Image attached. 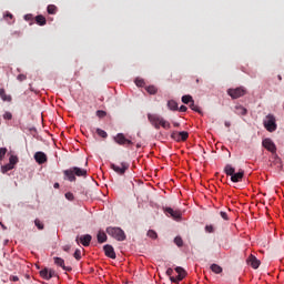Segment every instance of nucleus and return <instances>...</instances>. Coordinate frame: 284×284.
Instances as JSON below:
<instances>
[{
	"mask_svg": "<svg viewBox=\"0 0 284 284\" xmlns=\"http://www.w3.org/2000/svg\"><path fill=\"white\" fill-rule=\"evenodd\" d=\"M148 121L155 128V130H161V128L170 130V128H172V124H170L168 120L156 113H149Z\"/></svg>",
	"mask_w": 284,
	"mask_h": 284,
	"instance_id": "f257e3e1",
	"label": "nucleus"
},
{
	"mask_svg": "<svg viewBox=\"0 0 284 284\" xmlns=\"http://www.w3.org/2000/svg\"><path fill=\"white\" fill-rule=\"evenodd\" d=\"M63 174L68 179V181L74 183V181H77V176H83V179H87L88 170L81 169L79 166H73L71 169L63 171Z\"/></svg>",
	"mask_w": 284,
	"mask_h": 284,
	"instance_id": "f03ea898",
	"label": "nucleus"
},
{
	"mask_svg": "<svg viewBox=\"0 0 284 284\" xmlns=\"http://www.w3.org/2000/svg\"><path fill=\"white\" fill-rule=\"evenodd\" d=\"M106 234L109 236H112V239H115V241H125V232L121 227H106Z\"/></svg>",
	"mask_w": 284,
	"mask_h": 284,
	"instance_id": "7ed1b4c3",
	"label": "nucleus"
},
{
	"mask_svg": "<svg viewBox=\"0 0 284 284\" xmlns=\"http://www.w3.org/2000/svg\"><path fill=\"white\" fill-rule=\"evenodd\" d=\"M264 128L267 130V132H276V118L274 114H267L264 120Z\"/></svg>",
	"mask_w": 284,
	"mask_h": 284,
	"instance_id": "20e7f679",
	"label": "nucleus"
},
{
	"mask_svg": "<svg viewBox=\"0 0 284 284\" xmlns=\"http://www.w3.org/2000/svg\"><path fill=\"white\" fill-rule=\"evenodd\" d=\"M227 94L231 99H241V97H245L247 94V90L243 87H239L235 89H229Z\"/></svg>",
	"mask_w": 284,
	"mask_h": 284,
	"instance_id": "39448f33",
	"label": "nucleus"
},
{
	"mask_svg": "<svg viewBox=\"0 0 284 284\" xmlns=\"http://www.w3.org/2000/svg\"><path fill=\"white\" fill-rule=\"evenodd\" d=\"M175 272H176L178 276L176 277L171 276L170 277L171 283H181V281H183V278H185V276H187V272L185 271V268H183L181 266H176Z\"/></svg>",
	"mask_w": 284,
	"mask_h": 284,
	"instance_id": "423d86ee",
	"label": "nucleus"
},
{
	"mask_svg": "<svg viewBox=\"0 0 284 284\" xmlns=\"http://www.w3.org/2000/svg\"><path fill=\"white\" fill-rule=\"evenodd\" d=\"M190 138V133H187L186 131H173L171 133V139L173 141H176L178 143H181V141H187V139Z\"/></svg>",
	"mask_w": 284,
	"mask_h": 284,
	"instance_id": "0eeeda50",
	"label": "nucleus"
},
{
	"mask_svg": "<svg viewBox=\"0 0 284 284\" xmlns=\"http://www.w3.org/2000/svg\"><path fill=\"white\" fill-rule=\"evenodd\" d=\"M129 169H130V164L126 162H122L120 166L114 163L111 164V170L113 172H116V174H120V175L125 174V172H128Z\"/></svg>",
	"mask_w": 284,
	"mask_h": 284,
	"instance_id": "6e6552de",
	"label": "nucleus"
},
{
	"mask_svg": "<svg viewBox=\"0 0 284 284\" xmlns=\"http://www.w3.org/2000/svg\"><path fill=\"white\" fill-rule=\"evenodd\" d=\"M262 145H263V148H265V150H267L272 154H275V152H276V144H274V141H272V139H270V138L264 139L262 141Z\"/></svg>",
	"mask_w": 284,
	"mask_h": 284,
	"instance_id": "1a4fd4ad",
	"label": "nucleus"
},
{
	"mask_svg": "<svg viewBox=\"0 0 284 284\" xmlns=\"http://www.w3.org/2000/svg\"><path fill=\"white\" fill-rule=\"evenodd\" d=\"M41 278H44V281H50V278H54L57 276V272L52 268H43L40 271Z\"/></svg>",
	"mask_w": 284,
	"mask_h": 284,
	"instance_id": "9d476101",
	"label": "nucleus"
},
{
	"mask_svg": "<svg viewBox=\"0 0 284 284\" xmlns=\"http://www.w3.org/2000/svg\"><path fill=\"white\" fill-rule=\"evenodd\" d=\"M164 213L166 216H171V219H174L175 221H179L181 219V211L174 210L172 207H164Z\"/></svg>",
	"mask_w": 284,
	"mask_h": 284,
	"instance_id": "9b49d317",
	"label": "nucleus"
},
{
	"mask_svg": "<svg viewBox=\"0 0 284 284\" xmlns=\"http://www.w3.org/2000/svg\"><path fill=\"white\" fill-rule=\"evenodd\" d=\"M114 141L118 145H132V141L128 140L123 133H118Z\"/></svg>",
	"mask_w": 284,
	"mask_h": 284,
	"instance_id": "f8f14e48",
	"label": "nucleus"
},
{
	"mask_svg": "<svg viewBox=\"0 0 284 284\" xmlns=\"http://www.w3.org/2000/svg\"><path fill=\"white\" fill-rule=\"evenodd\" d=\"M104 254L108 256V258H116V253L114 252V247L110 244H106L103 246Z\"/></svg>",
	"mask_w": 284,
	"mask_h": 284,
	"instance_id": "ddd939ff",
	"label": "nucleus"
},
{
	"mask_svg": "<svg viewBox=\"0 0 284 284\" xmlns=\"http://www.w3.org/2000/svg\"><path fill=\"white\" fill-rule=\"evenodd\" d=\"M54 264L58 265V267H62L64 272H72V267L65 266V261L61 257H53Z\"/></svg>",
	"mask_w": 284,
	"mask_h": 284,
	"instance_id": "4468645a",
	"label": "nucleus"
},
{
	"mask_svg": "<svg viewBox=\"0 0 284 284\" xmlns=\"http://www.w3.org/2000/svg\"><path fill=\"white\" fill-rule=\"evenodd\" d=\"M34 159L39 163V165H43V163H48V155H45L41 151L36 152Z\"/></svg>",
	"mask_w": 284,
	"mask_h": 284,
	"instance_id": "2eb2a0df",
	"label": "nucleus"
},
{
	"mask_svg": "<svg viewBox=\"0 0 284 284\" xmlns=\"http://www.w3.org/2000/svg\"><path fill=\"white\" fill-rule=\"evenodd\" d=\"M247 263L253 267V270H258V267H261V261H258L254 255H250Z\"/></svg>",
	"mask_w": 284,
	"mask_h": 284,
	"instance_id": "dca6fc26",
	"label": "nucleus"
},
{
	"mask_svg": "<svg viewBox=\"0 0 284 284\" xmlns=\"http://www.w3.org/2000/svg\"><path fill=\"white\" fill-rule=\"evenodd\" d=\"M243 176H245V171L240 170L237 173H234L231 178L232 183H241L243 181Z\"/></svg>",
	"mask_w": 284,
	"mask_h": 284,
	"instance_id": "f3484780",
	"label": "nucleus"
},
{
	"mask_svg": "<svg viewBox=\"0 0 284 284\" xmlns=\"http://www.w3.org/2000/svg\"><path fill=\"white\" fill-rule=\"evenodd\" d=\"M91 242H92V235H90V234H85V235H82V236L80 237V243H81L84 247H89Z\"/></svg>",
	"mask_w": 284,
	"mask_h": 284,
	"instance_id": "a211bd4d",
	"label": "nucleus"
},
{
	"mask_svg": "<svg viewBox=\"0 0 284 284\" xmlns=\"http://www.w3.org/2000/svg\"><path fill=\"white\" fill-rule=\"evenodd\" d=\"M235 172H236V169H234L231 164L225 165L224 173L226 174V176L233 178Z\"/></svg>",
	"mask_w": 284,
	"mask_h": 284,
	"instance_id": "6ab92c4d",
	"label": "nucleus"
},
{
	"mask_svg": "<svg viewBox=\"0 0 284 284\" xmlns=\"http://www.w3.org/2000/svg\"><path fill=\"white\" fill-rule=\"evenodd\" d=\"M235 114H239L241 116H245V114H247V109H245L242 105H236L235 106Z\"/></svg>",
	"mask_w": 284,
	"mask_h": 284,
	"instance_id": "aec40b11",
	"label": "nucleus"
},
{
	"mask_svg": "<svg viewBox=\"0 0 284 284\" xmlns=\"http://www.w3.org/2000/svg\"><path fill=\"white\" fill-rule=\"evenodd\" d=\"M0 98L2 101H12V97L6 93V89H0Z\"/></svg>",
	"mask_w": 284,
	"mask_h": 284,
	"instance_id": "412c9836",
	"label": "nucleus"
},
{
	"mask_svg": "<svg viewBox=\"0 0 284 284\" xmlns=\"http://www.w3.org/2000/svg\"><path fill=\"white\" fill-rule=\"evenodd\" d=\"M36 23L38 26H45L48 23V20H45V17L42 14L36 17Z\"/></svg>",
	"mask_w": 284,
	"mask_h": 284,
	"instance_id": "4be33fe9",
	"label": "nucleus"
},
{
	"mask_svg": "<svg viewBox=\"0 0 284 284\" xmlns=\"http://www.w3.org/2000/svg\"><path fill=\"white\" fill-rule=\"evenodd\" d=\"M168 108H169V110L176 111V110H179V103H176V101H174V100H169Z\"/></svg>",
	"mask_w": 284,
	"mask_h": 284,
	"instance_id": "5701e85b",
	"label": "nucleus"
},
{
	"mask_svg": "<svg viewBox=\"0 0 284 284\" xmlns=\"http://www.w3.org/2000/svg\"><path fill=\"white\" fill-rule=\"evenodd\" d=\"M105 241H108V235L105 232L100 231L98 233V243H105Z\"/></svg>",
	"mask_w": 284,
	"mask_h": 284,
	"instance_id": "b1692460",
	"label": "nucleus"
},
{
	"mask_svg": "<svg viewBox=\"0 0 284 284\" xmlns=\"http://www.w3.org/2000/svg\"><path fill=\"white\" fill-rule=\"evenodd\" d=\"M211 270L214 272V274H222L223 267H221L219 264H212Z\"/></svg>",
	"mask_w": 284,
	"mask_h": 284,
	"instance_id": "393cba45",
	"label": "nucleus"
},
{
	"mask_svg": "<svg viewBox=\"0 0 284 284\" xmlns=\"http://www.w3.org/2000/svg\"><path fill=\"white\" fill-rule=\"evenodd\" d=\"M193 101H194V99L192 98V95H183L182 97V103H184L185 105H190Z\"/></svg>",
	"mask_w": 284,
	"mask_h": 284,
	"instance_id": "a878e982",
	"label": "nucleus"
},
{
	"mask_svg": "<svg viewBox=\"0 0 284 284\" xmlns=\"http://www.w3.org/2000/svg\"><path fill=\"white\" fill-rule=\"evenodd\" d=\"M146 235L149 236V239H152L153 241H156V239H159V234H156V231L154 230H149Z\"/></svg>",
	"mask_w": 284,
	"mask_h": 284,
	"instance_id": "bb28decb",
	"label": "nucleus"
},
{
	"mask_svg": "<svg viewBox=\"0 0 284 284\" xmlns=\"http://www.w3.org/2000/svg\"><path fill=\"white\" fill-rule=\"evenodd\" d=\"M10 170H14V166L12 164H6V165L1 166L2 174L10 172Z\"/></svg>",
	"mask_w": 284,
	"mask_h": 284,
	"instance_id": "cd10ccee",
	"label": "nucleus"
},
{
	"mask_svg": "<svg viewBox=\"0 0 284 284\" xmlns=\"http://www.w3.org/2000/svg\"><path fill=\"white\" fill-rule=\"evenodd\" d=\"M48 14H57V6L54 4H49L47 8Z\"/></svg>",
	"mask_w": 284,
	"mask_h": 284,
	"instance_id": "c85d7f7f",
	"label": "nucleus"
},
{
	"mask_svg": "<svg viewBox=\"0 0 284 284\" xmlns=\"http://www.w3.org/2000/svg\"><path fill=\"white\" fill-rule=\"evenodd\" d=\"M19 163V158L17 155H11L9 158V164H11L13 168Z\"/></svg>",
	"mask_w": 284,
	"mask_h": 284,
	"instance_id": "c756f323",
	"label": "nucleus"
},
{
	"mask_svg": "<svg viewBox=\"0 0 284 284\" xmlns=\"http://www.w3.org/2000/svg\"><path fill=\"white\" fill-rule=\"evenodd\" d=\"M189 105L191 110H193V112H197L199 114H201V108L194 103V100Z\"/></svg>",
	"mask_w": 284,
	"mask_h": 284,
	"instance_id": "7c9ffc66",
	"label": "nucleus"
},
{
	"mask_svg": "<svg viewBox=\"0 0 284 284\" xmlns=\"http://www.w3.org/2000/svg\"><path fill=\"white\" fill-rule=\"evenodd\" d=\"M97 134L102 139H108V132L103 131V129H97Z\"/></svg>",
	"mask_w": 284,
	"mask_h": 284,
	"instance_id": "2f4dec72",
	"label": "nucleus"
},
{
	"mask_svg": "<svg viewBox=\"0 0 284 284\" xmlns=\"http://www.w3.org/2000/svg\"><path fill=\"white\" fill-rule=\"evenodd\" d=\"M174 243L178 245V247H183V239L181 236H176L174 239Z\"/></svg>",
	"mask_w": 284,
	"mask_h": 284,
	"instance_id": "473e14b6",
	"label": "nucleus"
},
{
	"mask_svg": "<svg viewBox=\"0 0 284 284\" xmlns=\"http://www.w3.org/2000/svg\"><path fill=\"white\" fill-rule=\"evenodd\" d=\"M146 92H149V94H156L158 89L154 85H150L146 88Z\"/></svg>",
	"mask_w": 284,
	"mask_h": 284,
	"instance_id": "72a5a7b5",
	"label": "nucleus"
},
{
	"mask_svg": "<svg viewBox=\"0 0 284 284\" xmlns=\"http://www.w3.org/2000/svg\"><path fill=\"white\" fill-rule=\"evenodd\" d=\"M95 114H97V116H98L99 119H103V118L108 116V113H106L105 111H103V110H98V111L95 112Z\"/></svg>",
	"mask_w": 284,
	"mask_h": 284,
	"instance_id": "f704fd0d",
	"label": "nucleus"
},
{
	"mask_svg": "<svg viewBox=\"0 0 284 284\" xmlns=\"http://www.w3.org/2000/svg\"><path fill=\"white\" fill-rule=\"evenodd\" d=\"M7 153H8V149L0 148V161H3Z\"/></svg>",
	"mask_w": 284,
	"mask_h": 284,
	"instance_id": "c9c22d12",
	"label": "nucleus"
},
{
	"mask_svg": "<svg viewBox=\"0 0 284 284\" xmlns=\"http://www.w3.org/2000/svg\"><path fill=\"white\" fill-rule=\"evenodd\" d=\"M34 225H36V227H38V230H43V227H44L41 220H39V219H36Z\"/></svg>",
	"mask_w": 284,
	"mask_h": 284,
	"instance_id": "e433bc0d",
	"label": "nucleus"
},
{
	"mask_svg": "<svg viewBox=\"0 0 284 284\" xmlns=\"http://www.w3.org/2000/svg\"><path fill=\"white\" fill-rule=\"evenodd\" d=\"M135 85H138V88H143V85H145V81L142 79H135Z\"/></svg>",
	"mask_w": 284,
	"mask_h": 284,
	"instance_id": "4c0bfd02",
	"label": "nucleus"
},
{
	"mask_svg": "<svg viewBox=\"0 0 284 284\" xmlns=\"http://www.w3.org/2000/svg\"><path fill=\"white\" fill-rule=\"evenodd\" d=\"M3 119H4L6 121H12V113L7 111V112L3 114Z\"/></svg>",
	"mask_w": 284,
	"mask_h": 284,
	"instance_id": "58836bf2",
	"label": "nucleus"
},
{
	"mask_svg": "<svg viewBox=\"0 0 284 284\" xmlns=\"http://www.w3.org/2000/svg\"><path fill=\"white\" fill-rule=\"evenodd\" d=\"M65 199L68 200V201H74V194L72 193V192H68V193H65Z\"/></svg>",
	"mask_w": 284,
	"mask_h": 284,
	"instance_id": "ea45409f",
	"label": "nucleus"
},
{
	"mask_svg": "<svg viewBox=\"0 0 284 284\" xmlns=\"http://www.w3.org/2000/svg\"><path fill=\"white\" fill-rule=\"evenodd\" d=\"M73 256L77 261H81V250H75Z\"/></svg>",
	"mask_w": 284,
	"mask_h": 284,
	"instance_id": "a19ab883",
	"label": "nucleus"
},
{
	"mask_svg": "<svg viewBox=\"0 0 284 284\" xmlns=\"http://www.w3.org/2000/svg\"><path fill=\"white\" fill-rule=\"evenodd\" d=\"M4 19L8 21V23H12V19H13L12 13L4 14Z\"/></svg>",
	"mask_w": 284,
	"mask_h": 284,
	"instance_id": "79ce46f5",
	"label": "nucleus"
},
{
	"mask_svg": "<svg viewBox=\"0 0 284 284\" xmlns=\"http://www.w3.org/2000/svg\"><path fill=\"white\" fill-rule=\"evenodd\" d=\"M9 281H11L12 283H18L19 276H17V275H10V276H9Z\"/></svg>",
	"mask_w": 284,
	"mask_h": 284,
	"instance_id": "37998d69",
	"label": "nucleus"
},
{
	"mask_svg": "<svg viewBox=\"0 0 284 284\" xmlns=\"http://www.w3.org/2000/svg\"><path fill=\"white\" fill-rule=\"evenodd\" d=\"M220 215H221V217H222L224 221H230V217L227 216V213H225L224 211L220 212Z\"/></svg>",
	"mask_w": 284,
	"mask_h": 284,
	"instance_id": "c03bdc74",
	"label": "nucleus"
},
{
	"mask_svg": "<svg viewBox=\"0 0 284 284\" xmlns=\"http://www.w3.org/2000/svg\"><path fill=\"white\" fill-rule=\"evenodd\" d=\"M205 231L209 232L210 234H212V232H214V226H212V225H206V226H205Z\"/></svg>",
	"mask_w": 284,
	"mask_h": 284,
	"instance_id": "a18cd8bd",
	"label": "nucleus"
},
{
	"mask_svg": "<svg viewBox=\"0 0 284 284\" xmlns=\"http://www.w3.org/2000/svg\"><path fill=\"white\" fill-rule=\"evenodd\" d=\"M17 79L21 82V81H26V79H28V77L26 74H19L17 77Z\"/></svg>",
	"mask_w": 284,
	"mask_h": 284,
	"instance_id": "49530a36",
	"label": "nucleus"
},
{
	"mask_svg": "<svg viewBox=\"0 0 284 284\" xmlns=\"http://www.w3.org/2000/svg\"><path fill=\"white\" fill-rule=\"evenodd\" d=\"M172 274H174V270L168 268L166 270V276H171L172 277Z\"/></svg>",
	"mask_w": 284,
	"mask_h": 284,
	"instance_id": "de8ad7c7",
	"label": "nucleus"
},
{
	"mask_svg": "<svg viewBox=\"0 0 284 284\" xmlns=\"http://www.w3.org/2000/svg\"><path fill=\"white\" fill-rule=\"evenodd\" d=\"M24 20L26 21H32V14H26Z\"/></svg>",
	"mask_w": 284,
	"mask_h": 284,
	"instance_id": "09e8293b",
	"label": "nucleus"
},
{
	"mask_svg": "<svg viewBox=\"0 0 284 284\" xmlns=\"http://www.w3.org/2000/svg\"><path fill=\"white\" fill-rule=\"evenodd\" d=\"M180 112H187V106L181 105L180 106Z\"/></svg>",
	"mask_w": 284,
	"mask_h": 284,
	"instance_id": "8fccbe9b",
	"label": "nucleus"
},
{
	"mask_svg": "<svg viewBox=\"0 0 284 284\" xmlns=\"http://www.w3.org/2000/svg\"><path fill=\"white\" fill-rule=\"evenodd\" d=\"M59 182H55L54 184H53V187L55 189V190H59Z\"/></svg>",
	"mask_w": 284,
	"mask_h": 284,
	"instance_id": "3c124183",
	"label": "nucleus"
},
{
	"mask_svg": "<svg viewBox=\"0 0 284 284\" xmlns=\"http://www.w3.org/2000/svg\"><path fill=\"white\" fill-rule=\"evenodd\" d=\"M224 125H225V128H230V125H232L230 122H224Z\"/></svg>",
	"mask_w": 284,
	"mask_h": 284,
	"instance_id": "603ef678",
	"label": "nucleus"
},
{
	"mask_svg": "<svg viewBox=\"0 0 284 284\" xmlns=\"http://www.w3.org/2000/svg\"><path fill=\"white\" fill-rule=\"evenodd\" d=\"M173 125H174V128H179L180 124H179V122H174Z\"/></svg>",
	"mask_w": 284,
	"mask_h": 284,
	"instance_id": "864d4df0",
	"label": "nucleus"
},
{
	"mask_svg": "<svg viewBox=\"0 0 284 284\" xmlns=\"http://www.w3.org/2000/svg\"><path fill=\"white\" fill-rule=\"evenodd\" d=\"M278 81H283V77L277 75Z\"/></svg>",
	"mask_w": 284,
	"mask_h": 284,
	"instance_id": "5fc2aeb1",
	"label": "nucleus"
},
{
	"mask_svg": "<svg viewBox=\"0 0 284 284\" xmlns=\"http://www.w3.org/2000/svg\"><path fill=\"white\" fill-rule=\"evenodd\" d=\"M70 250V246H64V252H68Z\"/></svg>",
	"mask_w": 284,
	"mask_h": 284,
	"instance_id": "6e6d98bb",
	"label": "nucleus"
},
{
	"mask_svg": "<svg viewBox=\"0 0 284 284\" xmlns=\"http://www.w3.org/2000/svg\"><path fill=\"white\" fill-rule=\"evenodd\" d=\"M1 227H3V230H6V225H3V223H1Z\"/></svg>",
	"mask_w": 284,
	"mask_h": 284,
	"instance_id": "4d7b16f0",
	"label": "nucleus"
},
{
	"mask_svg": "<svg viewBox=\"0 0 284 284\" xmlns=\"http://www.w3.org/2000/svg\"><path fill=\"white\" fill-rule=\"evenodd\" d=\"M196 83H199V79H196Z\"/></svg>",
	"mask_w": 284,
	"mask_h": 284,
	"instance_id": "13d9d810",
	"label": "nucleus"
}]
</instances>
